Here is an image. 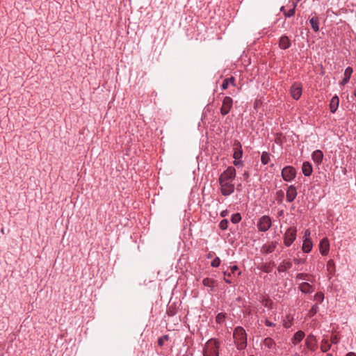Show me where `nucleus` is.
<instances>
[{
  "instance_id": "nucleus-35",
  "label": "nucleus",
  "mask_w": 356,
  "mask_h": 356,
  "mask_svg": "<svg viewBox=\"0 0 356 356\" xmlns=\"http://www.w3.org/2000/svg\"><path fill=\"white\" fill-rule=\"evenodd\" d=\"M228 221L227 220H222L220 222V229H226L228 227Z\"/></svg>"
},
{
  "instance_id": "nucleus-1",
  "label": "nucleus",
  "mask_w": 356,
  "mask_h": 356,
  "mask_svg": "<svg viewBox=\"0 0 356 356\" xmlns=\"http://www.w3.org/2000/svg\"><path fill=\"white\" fill-rule=\"evenodd\" d=\"M233 336L237 348L239 350L244 349L247 345V337L245 330L241 327H236Z\"/></svg>"
},
{
  "instance_id": "nucleus-19",
  "label": "nucleus",
  "mask_w": 356,
  "mask_h": 356,
  "mask_svg": "<svg viewBox=\"0 0 356 356\" xmlns=\"http://www.w3.org/2000/svg\"><path fill=\"white\" fill-rule=\"evenodd\" d=\"M279 45L281 49H286L291 45L290 40L287 36H282L280 40Z\"/></svg>"
},
{
  "instance_id": "nucleus-7",
  "label": "nucleus",
  "mask_w": 356,
  "mask_h": 356,
  "mask_svg": "<svg viewBox=\"0 0 356 356\" xmlns=\"http://www.w3.org/2000/svg\"><path fill=\"white\" fill-rule=\"evenodd\" d=\"M296 170L291 166H286L282 170V176L286 181H290L296 177Z\"/></svg>"
},
{
  "instance_id": "nucleus-25",
  "label": "nucleus",
  "mask_w": 356,
  "mask_h": 356,
  "mask_svg": "<svg viewBox=\"0 0 356 356\" xmlns=\"http://www.w3.org/2000/svg\"><path fill=\"white\" fill-rule=\"evenodd\" d=\"M331 347V345L328 342V339H323L321 343V349L323 352H327Z\"/></svg>"
},
{
  "instance_id": "nucleus-9",
  "label": "nucleus",
  "mask_w": 356,
  "mask_h": 356,
  "mask_svg": "<svg viewBox=\"0 0 356 356\" xmlns=\"http://www.w3.org/2000/svg\"><path fill=\"white\" fill-rule=\"evenodd\" d=\"M305 346L311 351H315L317 349V340L314 335L312 334H309L305 339Z\"/></svg>"
},
{
  "instance_id": "nucleus-27",
  "label": "nucleus",
  "mask_w": 356,
  "mask_h": 356,
  "mask_svg": "<svg viewBox=\"0 0 356 356\" xmlns=\"http://www.w3.org/2000/svg\"><path fill=\"white\" fill-rule=\"evenodd\" d=\"M264 345L268 348H273L275 346V343L271 338H266L264 340Z\"/></svg>"
},
{
  "instance_id": "nucleus-2",
  "label": "nucleus",
  "mask_w": 356,
  "mask_h": 356,
  "mask_svg": "<svg viewBox=\"0 0 356 356\" xmlns=\"http://www.w3.org/2000/svg\"><path fill=\"white\" fill-rule=\"evenodd\" d=\"M219 343L215 339L209 340L204 346V356H219Z\"/></svg>"
},
{
  "instance_id": "nucleus-6",
  "label": "nucleus",
  "mask_w": 356,
  "mask_h": 356,
  "mask_svg": "<svg viewBox=\"0 0 356 356\" xmlns=\"http://www.w3.org/2000/svg\"><path fill=\"white\" fill-rule=\"evenodd\" d=\"M271 226V219L268 216H263L257 223V227L260 232L267 231Z\"/></svg>"
},
{
  "instance_id": "nucleus-45",
  "label": "nucleus",
  "mask_w": 356,
  "mask_h": 356,
  "mask_svg": "<svg viewBox=\"0 0 356 356\" xmlns=\"http://www.w3.org/2000/svg\"><path fill=\"white\" fill-rule=\"evenodd\" d=\"M238 270V268L237 266H232L231 267V273L234 274Z\"/></svg>"
},
{
  "instance_id": "nucleus-29",
  "label": "nucleus",
  "mask_w": 356,
  "mask_h": 356,
  "mask_svg": "<svg viewBox=\"0 0 356 356\" xmlns=\"http://www.w3.org/2000/svg\"><path fill=\"white\" fill-rule=\"evenodd\" d=\"M261 161L263 164H267L270 161V154L266 152H263L261 156Z\"/></svg>"
},
{
  "instance_id": "nucleus-21",
  "label": "nucleus",
  "mask_w": 356,
  "mask_h": 356,
  "mask_svg": "<svg viewBox=\"0 0 356 356\" xmlns=\"http://www.w3.org/2000/svg\"><path fill=\"white\" fill-rule=\"evenodd\" d=\"M323 158V154L321 150H316L312 154V159L317 163H321Z\"/></svg>"
},
{
  "instance_id": "nucleus-23",
  "label": "nucleus",
  "mask_w": 356,
  "mask_h": 356,
  "mask_svg": "<svg viewBox=\"0 0 356 356\" xmlns=\"http://www.w3.org/2000/svg\"><path fill=\"white\" fill-rule=\"evenodd\" d=\"M312 242L310 238L304 239L303 244H302V250L305 252H309L312 250Z\"/></svg>"
},
{
  "instance_id": "nucleus-12",
  "label": "nucleus",
  "mask_w": 356,
  "mask_h": 356,
  "mask_svg": "<svg viewBox=\"0 0 356 356\" xmlns=\"http://www.w3.org/2000/svg\"><path fill=\"white\" fill-rule=\"evenodd\" d=\"M297 195L296 188L293 186H290L286 191V200L293 202Z\"/></svg>"
},
{
  "instance_id": "nucleus-40",
  "label": "nucleus",
  "mask_w": 356,
  "mask_h": 356,
  "mask_svg": "<svg viewBox=\"0 0 356 356\" xmlns=\"http://www.w3.org/2000/svg\"><path fill=\"white\" fill-rule=\"evenodd\" d=\"M229 84V82L227 79H224L222 83V88L223 90H225L228 88V86Z\"/></svg>"
},
{
  "instance_id": "nucleus-22",
  "label": "nucleus",
  "mask_w": 356,
  "mask_h": 356,
  "mask_svg": "<svg viewBox=\"0 0 356 356\" xmlns=\"http://www.w3.org/2000/svg\"><path fill=\"white\" fill-rule=\"evenodd\" d=\"M299 289L302 293H310L313 291L312 286L307 282H303L300 284Z\"/></svg>"
},
{
  "instance_id": "nucleus-28",
  "label": "nucleus",
  "mask_w": 356,
  "mask_h": 356,
  "mask_svg": "<svg viewBox=\"0 0 356 356\" xmlns=\"http://www.w3.org/2000/svg\"><path fill=\"white\" fill-rule=\"evenodd\" d=\"M214 282H215V281L213 280L208 278V277L204 278L202 281L204 286L210 287L211 289H213Z\"/></svg>"
},
{
  "instance_id": "nucleus-10",
  "label": "nucleus",
  "mask_w": 356,
  "mask_h": 356,
  "mask_svg": "<svg viewBox=\"0 0 356 356\" xmlns=\"http://www.w3.org/2000/svg\"><path fill=\"white\" fill-rule=\"evenodd\" d=\"M291 95L294 99H298L302 95V86L300 83H295L290 90Z\"/></svg>"
},
{
  "instance_id": "nucleus-41",
  "label": "nucleus",
  "mask_w": 356,
  "mask_h": 356,
  "mask_svg": "<svg viewBox=\"0 0 356 356\" xmlns=\"http://www.w3.org/2000/svg\"><path fill=\"white\" fill-rule=\"evenodd\" d=\"M295 13V8L290 9L286 14H285L287 17H291Z\"/></svg>"
},
{
  "instance_id": "nucleus-16",
  "label": "nucleus",
  "mask_w": 356,
  "mask_h": 356,
  "mask_svg": "<svg viewBox=\"0 0 356 356\" xmlns=\"http://www.w3.org/2000/svg\"><path fill=\"white\" fill-rule=\"evenodd\" d=\"M353 73V69L352 67H348L346 70H345V72H344V77L343 79H342V81H341L340 84L341 85H346V83H348L349 80H350V78L351 76V74Z\"/></svg>"
},
{
  "instance_id": "nucleus-33",
  "label": "nucleus",
  "mask_w": 356,
  "mask_h": 356,
  "mask_svg": "<svg viewBox=\"0 0 356 356\" xmlns=\"http://www.w3.org/2000/svg\"><path fill=\"white\" fill-rule=\"evenodd\" d=\"M296 278L298 280H309V275L308 274H305V273H298L297 275H296Z\"/></svg>"
},
{
  "instance_id": "nucleus-39",
  "label": "nucleus",
  "mask_w": 356,
  "mask_h": 356,
  "mask_svg": "<svg viewBox=\"0 0 356 356\" xmlns=\"http://www.w3.org/2000/svg\"><path fill=\"white\" fill-rule=\"evenodd\" d=\"M330 341L332 343L336 344L339 342V338L337 335H333L331 337Z\"/></svg>"
},
{
  "instance_id": "nucleus-26",
  "label": "nucleus",
  "mask_w": 356,
  "mask_h": 356,
  "mask_svg": "<svg viewBox=\"0 0 356 356\" xmlns=\"http://www.w3.org/2000/svg\"><path fill=\"white\" fill-rule=\"evenodd\" d=\"M327 270L330 274L335 273V264L332 259H330L327 263Z\"/></svg>"
},
{
  "instance_id": "nucleus-37",
  "label": "nucleus",
  "mask_w": 356,
  "mask_h": 356,
  "mask_svg": "<svg viewBox=\"0 0 356 356\" xmlns=\"http://www.w3.org/2000/svg\"><path fill=\"white\" fill-rule=\"evenodd\" d=\"M168 339V337L167 335L163 336L159 339L158 340V344L160 346H162L164 344L165 341H167Z\"/></svg>"
},
{
  "instance_id": "nucleus-11",
  "label": "nucleus",
  "mask_w": 356,
  "mask_h": 356,
  "mask_svg": "<svg viewBox=\"0 0 356 356\" xmlns=\"http://www.w3.org/2000/svg\"><path fill=\"white\" fill-rule=\"evenodd\" d=\"M330 250V242L327 238H323L319 244V250L322 255H327Z\"/></svg>"
},
{
  "instance_id": "nucleus-46",
  "label": "nucleus",
  "mask_w": 356,
  "mask_h": 356,
  "mask_svg": "<svg viewBox=\"0 0 356 356\" xmlns=\"http://www.w3.org/2000/svg\"><path fill=\"white\" fill-rule=\"evenodd\" d=\"M234 165L236 166H241L242 165V162L241 161H238V160H236L234 161Z\"/></svg>"
},
{
  "instance_id": "nucleus-47",
  "label": "nucleus",
  "mask_w": 356,
  "mask_h": 356,
  "mask_svg": "<svg viewBox=\"0 0 356 356\" xmlns=\"http://www.w3.org/2000/svg\"><path fill=\"white\" fill-rule=\"evenodd\" d=\"M346 356H356V354L355 353L350 352L348 353Z\"/></svg>"
},
{
  "instance_id": "nucleus-31",
  "label": "nucleus",
  "mask_w": 356,
  "mask_h": 356,
  "mask_svg": "<svg viewBox=\"0 0 356 356\" xmlns=\"http://www.w3.org/2000/svg\"><path fill=\"white\" fill-rule=\"evenodd\" d=\"M314 299H315V300H316L318 302H322L324 299V294L321 292H318V293H316V295L314 296Z\"/></svg>"
},
{
  "instance_id": "nucleus-34",
  "label": "nucleus",
  "mask_w": 356,
  "mask_h": 356,
  "mask_svg": "<svg viewBox=\"0 0 356 356\" xmlns=\"http://www.w3.org/2000/svg\"><path fill=\"white\" fill-rule=\"evenodd\" d=\"M318 305H314L309 312V316H313L314 315H315L318 312Z\"/></svg>"
},
{
  "instance_id": "nucleus-24",
  "label": "nucleus",
  "mask_w": 356,
  "mask_h": 356,
  "mask_svg": "<svg viewBox=\"0 0 356 356\" xmlns=\"http://www.w3.org/2000/svg\"><path fill=\"white\" fill-rule=\"evenodd\" d=\"M309 23L315 32L318 31V18L317 17H313L309 19Z\"/></svg>"
},
{
  "instance_id": "nucleus-14",
  "label": "nucleus",
  "mask_w": 356,
  "mask_h": 356,
  "mask_svg": "<svg viewBox=\"0 0 356 356\" xmlns=\"http://www.w3.org/2000/svg\"><path fill=\"white\" fill-rule=\"evenodd\" d=\"M305 334L303 331L299 330L296 332L293 338L291 339V342L293 345H296L300 343L305 337Z\"/></svg>"
},
{
  "instance_id": "nucleus-36",
  "label": "nucleus",
  "mask_w": 356,
  "mask_h": 356,
  "mask_svg": "<svg viewBox=\"0 0 356 356\" xmlns=\"http://www.w3.org/2000/svg\"><path fill=\"white\" fill-rule=\"evenodd\" d=\"M232 273H227V272H225V273H224V275H225V278H224V280H225V281L227 283H229V284L232 283V280H231V279H230V277H231V275H232Z\"/></svg>"
},
{
  "instance_id": "nucleus-42",
  "label": "nucleus",
  "mask_w": 356,
  "mask_h": 356,
  "mask_svg": "<svg viewBox=\"0 0 356 356\" xmlns=\"http://www.w3.org/2000/svg\"><path fill=\"white\" fill-rule=\"evenodd\" d=\"M304 238L307 239L310 238V231L309 229H306L304 234Z\"/></svg>"
},
{
  "instance_id": "nucleus-32",
  "label": "nucleus",
  "mask_w": 356,
  "mask_h": 356,
  "mask_svg": "<svg viewBox=\"0 0 356 356\" xmlns=\"http://www.w3.org/2000/svg\"><path fill=\"white\" fill-rule=\"evenodd\" d=\"M225 314L220 313L216 316V321L217 323H222L225 321Z\"/></svg>"
},
{
  "instance_id": "nucleus-8",
  "label": "nucleus",
  "mask_w": 356,
  "mask_h": 356,
  "mask_svg": "<svg viewBox=\"0 0 356 356\" xmlns=\"http://www.w3.org/2000/svg\"><path fill=\"white\" fill-rule=\"evenodd\" d=\"M233 100L230 97H225L222 100V104L220 108V113L222 115H225L229 113L231 108H232Z\"/></svg>"
},
{
  "instance_id": "nucleus-43",
  "label": "nucleus",
  "mask_w": 356,
  "mask_h": 356,
  "mask_svg": "<svg viewBox=\"0 0 356 356\" xmlns=\"http://www.w3.org/2000/svg\"><path fill=\"white\" fill-rule=\"evenodd\" d=\"M227 79L229 82V84H232L233 86H235V79L233 76L228 78Z\"/></svg>"
},
{
  "instance_id": "nucleus-3",
  "label": "nucleus",
  "mask_w": 356,
  "mask_h": 356,
  "mask_svg": "<svg viewBox=\"0 0 356 356\" xmlns=\"http://www.w3.org/2000/svg\"><path fill=\"white\" fill-rule=\"evenodd\" d=\"M296 228L289 227L285 232L284 243L286 246H290L296 238Z\"/></svg>"
},
{
  "instance_id": "nucleus-5",
  "label": "nucleus",
  "mask_w": 356,
  "mask_h": 356,
  "mask_svg": "<svg viewBox=\"0 0 356 356\" xmlns=\"http://www.w3.org/2000/svg\"><path fill=\"white\" fill-rule=\"evenodd\" d=\"M220 191L225 196L231 195L234 191V185L232 181H219Z\"/></svg>"
},
{
  "instance_id": "nucleus-20",
  "label": "nucleus",
  "mask_w": 356,
  "mask_h": 356,
  "mask_svg": "<svg viewBox=\"0 0 356 356\" xmlns=\"http://www.w3.org/2000/svg\"><path fill=\"white\" fill-rule=\"evenodd\" d=\"M302 173L305 176H310L312 173V165L309 162H304L302 164Z\"/></svg>"
},
{
  "instance_id": "nucleus-48",
  "label": "nucleus",
  "mask_w": 356,
  "mask_h": 356,
  "mask_svg": "<svg viewBox=\"0 0 356 356\" xmlns=\"http://www.w3.org/2000/svg\"><path fill=\"white\" fill-rule=\"evenodd\" d=\"M284 326L285 327H289L291 326V324H290V323H285L284 324Z\"/></svg>"
},
{
  "instance_id": "nucleus-17",
  "label": "nucleus",
  "mask_w": 356,
  "mask_h": 356,
  "mask_svg": "<svg viewBox=\"0 0 356 356\" xmlns=\"http://www.w3.org/2000/svg\"><path fill=\"white\" fill-rule=\"evenodd\" d=\"M276 248V243L271 242L262 246L261 252L266 254L273 252Z\"/></svg>"
},
{
  "instance_id": "nucleus-49",
  "label": "nucleus",
  "mask_w": 356,
  "mask_h": 356,
  "mask_svg": "<svg viewBox=\"0 0 356 356\" xmlns=\"http://www.w3.org/2000/svg\"><path fill=\"white\" fill-rule=\"evenodd\" d=\"M294 262L296 264H299L300 261L298 259H294Z\"/></svg>"
},
{
  "instance_id": "nucleus-15",
  "label": "nucleus",
  "mask_w": 356,
  "mask_h": 356,
  "mask_svg": "<svg viewBox=\"0 0 356 356\" xmlns=\"http://www.w3.org/2000/svg\"><path fill=\"white\" fill-rule=\"evenodd\" d=\"M339 99L338 96L334 95L330 100V111L334 113L337 110V108L339 106Z\"/></svg>"
},
{
  "instance_id": "nucleus-38",
  "label": "nucleus",
  "mask_w": 356,
  "mask_h": 356,
  "mask_svg": "<svg viewBox=\"0 0 356 356\" xmlns=\"http://www.w3.org/2000/svg\"><path fill=\"white\" fill-rule=\"evenodd\" d=\"M220 264V260L218 257H216L212 261H211V266L213 267H218Z\"/></svg>"
},
{
  "instance_id": "nucleus-44",
  "label": "nucleus",
  "mask_w": 356,
  "mask_h": 356,
  "mask_svg": "<svg viewBox=\"0 0 356 356\" xmlns=\"http://www.w3.org/2000/svg\"><path fill=\"white\" fill-rule=\"evenodd\" d=\"M265 325L266 326H268V327H272V326H274L275 324L270 321H269L268 320H266L265 321Z\"/></svg>"
},
{
  "instance_id": "nucleus-13",
  "label": "nucleus",
  "mask_w": 356,
  "mask_h": 356,
  "mask_svg": "<svg viewBox=\"0 0 356 356\" xmlns=\"http://www.w3.org/2000/svg\"><path fill=\"white\" fill-rule=\"evenodd\" d=\"M234 158L236 160H238L242 157L243 155V151L241 149V145L239 142L236 141L234 145Z\"/></svg>"
},
{
  "instance_id": "nucleus-18",
  "label": "nucleus",
  "mask_w": 356,
  "mask_h": 356,
  "mask_svg": "<svg viewBox=\"0 0 356 356\" xmlns=\"http://www.w3.org/2000/svg\"><path fill=\"white\" fill-rule=\"evenodd\" d=\"M292 267V263L289 260H284L278 266L279 272H285Z\"/></svg>"
},
{
  "instance_id": "nucleus-4",
  "label": "nucleus",
  "mask_w": 356,
  "mask_h": 356,
  "mask_svg": "<svg viewBox=\"0 0 356 356\" xmlns=\"http://www.w3.org/2000/svg\"><path fill=\"white\" fill-rule=\"evenodd\" d=\"M236 177V170L229 166L220 176L219 181H232Z\"/></svg>"
},
{
  "instance_id": "nucleus-30",
  "label": "nucleus",
  "mask_w": 356,
  "mask_h": 356,
  "mask_svg": "<svg viewBox=\"0 0 356 356\" xmlns=\"http://www.w3.org/2000/svg\"><path fill=\"white\" fill-rule=\"evenodd\" d=\"M241 220V216L240 213H237L234 215H232L231 220L233 223H238Z\"/></svg>"
}]
</instances>
